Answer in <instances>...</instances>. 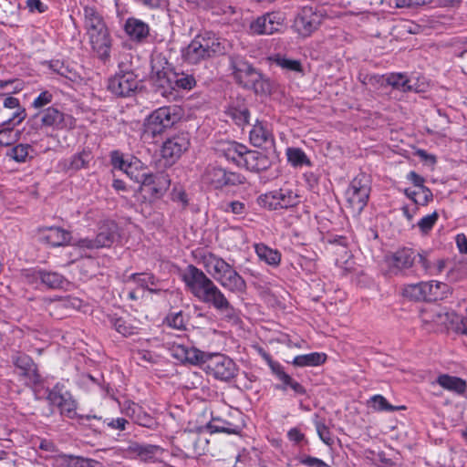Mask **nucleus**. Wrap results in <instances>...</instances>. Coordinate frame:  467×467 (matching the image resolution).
Wrapping results in <instances>:
<instances>
[{
  "instance_id": "a878e982",
  "label": "nucleus",
  "mask_w": 467,
  "mask_h": 467,
  "mask_svg": "<svg viewBox=\"0 0 467 467\" xmlns=\"http://www.w3.org/2000/svg\"><path fill=\"white\" fill-rule=\"evenodd\" d=\"M436 381L444 389L452 391L456 394H463L467 389L465 380L458 377L450 376L448 374L440 375Z\"/></svg>"
},
{
  "instance_id": "f704fd0d",
  "label": "nucleus",
  "mask_w": 467,
  "mask_h": 467,
  "mask_svg": "<svg viewBox=\"0 0 467 467\" xmlns=\"http://www.w3.org/2000/svg\"><path fill=\"white\" fill-rule=\"evenodd\" d=\"M114 163L115 165H118V167L121 171H123L127 174V176H129L131 180L140 183L143 180L142 178H144V176L146 175V172L139 170L137 162L129 163L123 159H119L116 160Z\"/></svg>"
},
{
  "instance_id": "a211bd4d",
  "label": "nucleus",
  "mask_w": 467,
  "mask_h": 467,
  "mask_svg": "<svg viewBox=\"0 0 467 467\" xmlns=\"http://www.w3.org/2000/svg\"><path fill=\"white\" fill-rule=\"evenodd\" d=\"M232 67L234 69V78L244 88L251 86L259 78V72L256 71L249 63L239 57L232 58Z\"/></svg>"
},
{
  "instance_id": "ddd939ff",
  "label": "nucleus",
  "mask_w": 467,
  "mask_h": 467,
  "mask_svg": "<svg viewBox=\"0 0 467 467\" xmlns=\"http://www.w3.org/2000/svg\"><path fill=\"white\" fill-rule=\"evenodd\" d=\"M243 177L235 172H228L219 167H208L203 174V181L214 188L243 183Z\"/></svg>"
},
{
  "instance_id": "b1692460",
  "label": "nucleus",
  "mask_w": 467,
  "mask_h": 467,
  "mask_svg": "<svg viewBox=\"0 0 467 467\" xmlns=\"http://www.w3.org/2000/svg\"><path fill=\"white\" fill-rule=\"evenodd\" d=\"M118 236V226L114 222H104L99 229L96 242L99 248L110 246Z\"/></svg>"
},
{
  "instance_id": "20e7f679",
  "label": "nucleus",
  "mask_w": 467,
  "mask_h": 467,
  "mask_svg": "<svg viewBox=\"0 0 467 467\" xmlns=\"http://www.w3.org/2000/svg\"><path fill=\"white\" fill-rule=\"evenodd\" d=\"M369 182V178L365 173L358 174L351 181L346 192V200L353 215L359 214L367 205L370 192Z\"/></svg>"
},
{
  "instance_id": "a18cd8bd",
  "label": "nucleus",
  "mask_w": 467,
  "mask_h": 467,
  "mask_svg": "<svg viewBox=\"0 0 467 467\" xmlns=\"http://www.w3.org/2000/svg\"><path fill=\"white\" fill-rule=\"evenodd\" d=\"M287 159L293 166H302L304 164L309 165L310 161L306 153L298 148L287 149Z\"/></svg>"
},
{
  "instance_id": "e2e57ef3",
  "label": "nucleus",
  "mask_w": 467,
  "mask_h": 467,
  "mask_svg": "<svg viewBox=\"0 0 467 467\" xmlns=\"http://www.w3.org/2000/svg\"><path fill=\"white\" fill-rule=\"evenodd\" d=\"M52 99H53L52 94L49 91L46 90V91L41 92L38 95V97H36L34 99L32 106L35 109H41V108L47 106V104L51 103Z\"/></svg>"
},
{
  "instance_id": "1a4fd4ad",
  "label": "nucleus",
  "mask_w": 467,
  "mask_h": 467,
  "mask_svg": "<svg viewBox=\"0 0 467 467\" xmlns=\"http://www.w3.org/2000/svg\"><path fill=\"white\" fill-rule=\"evenodd\" d=\"M142 179L140 191L144 197L150 201L161 198L167 192L171 184L169 176L164 172L146 173Z\"/></svg>"
},
{
  "instance_id": "cd10ccee",
  "label": "nucleus",
  "mask_w": 467,
  "mask_h": 467,
  "mask_svg": "<svg viewBox=\"0 0 467 467\" xmlns=\"http://www.w3.org/2000/svg\"><path fill=\"white\" fill-rule=\"evenodd\" d=\"M84 26L87 34L106 26L101 15L93 6L84 7Z\"/></svg>"
},
{
  "instance_id": "39448f33",
  "label": "nucleus",
  "mask_w": 467,
  "mask_h": 467,
  "mask_svg": "<svg viewBox=\"0 0 467 467\" xmlns=\"http://www.w3.org/2000/svg\"><path fill=\"white\" fill-rule=\"evenodd\" d=\"M448 285L441 282H420L404 286L402 295L411 300H440L448 292Z\"/></svg>"
},
{
  "instance_id": "c9c22d12",
  "label": "nucleus",
  "mask_w": 467,
  "mask_h": 467,
  "mask_svg": "<svg viewBox=\"0 0 467 467\" xmlns=\"http://www.w3.org/2000/svg\"><path fill=\"white\" fill-rule=\"evenodd\" d=\"M133 451L137 456L144 462H153L156 460L157 455L161 452V448L157 445H135Z\"/></svg>"
},
{
  "instance_id": "bf43d9fd",
  "label": "nucleus",
  "mask_w": 467,
  "mask_h": 467,
  "mask_svg": "<svg viewBox=\"0 0 467 467\" xmlns=\"http://www.w3.org/2000/svg\"><path fill=\"white\" fill-rule=\"evenodd\" d=\"M229 114L238 125H244L248 123L250 114L248 109L245 108H232L229 109Z\"/></svg>"
},
{
  "instance_id": "13d9d810",
  "label": "nucleus",
  "mask_w": 467,
  "mask_h": 467,
  "mask_svg": "<svg viewBox=\"0 0 467 467\" xmlns=\"http://www.w3.org/2000/svg\"><path fill=\"white\" fill-rule=\"evenodd\" d=\"M438 218L439 214L437 212H433L431 214L422 217L418 223L420 230L423 234H427L436 223Z\"/></svg>"
},
{
  "instance_id": "4be33fe9",
  "label": "nucleus",
  "mask_w": 467,
  "mask_h": 467,
  "mask_svg": "<svg viewBox=\"0 0 467 467\" xmlns=\"http://www.w3.org/2000/svg\"><path fill=\"white\" fill-rule=\"evenodd\" d=\"M124 30L131 40L137 42L143 41L150 33L149 26L143 21L134 17L126 20Z\"/></svg>"
},
{
  "instance_id": "09e8293b",
  "label": "nucleus",
  "mask_w": 467,
  "mask_h": 467,
  "mask_svg": "<svg viewBox=\"0 0 467 467\" xmlns=\"http://www.w3.org/2000/svg\"><path fill=\"white\" fill-rule=\"evenodd\" d=\"M258 203L264 208L276 210L279 208L277 191H273L258 197Z\"/></svg>"
},
{
  "instance_id": "0e129e2a",
  "label": "nucleus",
  "mask_w": 467,
  "mask_h": 467,
  "mask_svg": "<svg viewBox=\"0 0 467 467\" xmlns=\"http://www.w3.org/2000/svg\"><path fill=\"white\" fill-rule=\"evenodd\" d=\"M283 380L282 382L285 386H289L297 394H305L306 390L304 387L299 384L297 381L294 380L288 374H282Z\"/></svg>"
},
{
  "instance_id": "7c9ffc66",
  "label": "nucleus",
  "mask_w": 467,
  "mask_h": 467,
  "mask_svg": "<svg viewBox=\"0 0 467 467\" xmlns=\"http://www.w3.org/2000/svg\"><path fill=\"white\" fill-rule=\"evenodd\" d=\"M386 81L388 85L404 92L412 90L415 92H421L424 90L423 88L413 85L412 80L408 79L402 74H391L386 78Z\"/></svg>"
},
{
  "instance_id": "864d4df0",
  "label": "nucleus",
  "mask_w": 467,
  "mask_h": 467,
  "mask_svg": "<svg viewBox=\"0 0 467 467\" xmlns=\"http://www.w3.org/2000/svg\"><path fill=\"white\" fill-rule=\"evenodd\" d=\"M30 150L31 146L28 144H18L11 149L8 155L18 162H24L29 156Z\"/></svg>"
},
{
  "instance_id": "69168bd1",
  "label": "nucleus",
  "mask_w": 467,
  "mask_h": 467,
  "mask_svg": "<svg viewBox=\"0 0 467 467\" xmlns=\"http://www.w3.org/2000/svg\"><path fill=\"white\" fill-rule=\"evenodd\" d=\"M168 324L177 329H182L184 327V319L183 316L181 312L171 315L167 317Z\"/></svg>"
},
{
  "instance_id": "473e14b6",
  "label": "nucleus",
  "mask_w": 467,
  "mask_h": 467,
  "mask_svg": "<svg viewBox=\"0 0 467 467\" xmlns=\"http://www.w3.org/2000/svg\"><path fill=\"white\" fill-rule=\"evenodd\" d=\"M91 152L88 150L76 153L69 160L64 161V169L66 171H78L88 167L91 160Z\"/></svg>"
},
{
  "instance_id": "e433bc0d",
  "label": "nucleus",
  "mask_w": 467,
  "mask_h": 467,
  "mask_svg": "<svg viewBox=\"0 0 467 467\" xmlns=\"http://www.w3.org/2000/svg\"><path fill=\"white\" fill-rule=\"evenodd\" d=\"M405 194L416 204L425 206L432 201L433 195L429 188H419L417 190L406 189Z\"/></svg>"
},
{
  "instance_id": "423d86ee",
  "label": "nucleus",
  "mask_w": 467,
  "mask_h": 467,
  "mask_svg": "<svg viewBox=\"0 0 467 467\" xmlns=\"http://www.w3.org/2000/svg\"><path fill=\"white\" fill-rule=\"evenodd\" d=\"M178 118L169 107H163L153 111L144 123L143 135L148 139H154L164 130L171 127Z\"/></svg>"
},
{
  "instance_id": "6e6d98bb",
  "label": "nucleus",
  "mask_w": 467,
  "mask_h": 467,
  "mask_svg": "<svg viewBox=\"0 0 467 467\" xmlns=\"http://www.w3.org/2000/svg\"><path fill=\"white\" fill-rule=\"evenodd\" d=\"M61 464L66 467H89L88 460L71 455L60 456Z\"/></svg>"
},
{
  "instance_id": "6e6552de",
  "label": "nucleus",
  "mask_w": 467,
  "mask_h": 467,
  "mask_svg": "<svg viewBox=\"0 0 467 467\" xmlns=\"http://www.w3.org/2000/svg\"><path fill=\"white\" fill-rule=\"evenodd\" d=\"M176 78V71L161 54H156L151 57V79L156 86L171 89Z\"/></svg>"
},
{
  "instance_id": "8fccbe9b",
  "label": "nucleus",
  "mask_w": 467,
  "mask_h": 467,
  "mask_svg": "<svg viewBox=\"0 0 467 467\" xmlns=\"http://www.w3.org/2000/svg\"><path fill=\"white\" fill-rule=\"evenodd\" d=\"M4 106L7 109H16V111L13 113V119L16 123H20L26 118V111L19 106V100L14 97H8L4 100Z\"/></svg>"
},
{
  "instance_id": "5701e85b",
  "label": "nucleus",
  "mask_w": 467,
  "mask_h": 467,
  "mask_svg": "<svg viewBox=\"0 0 467 467\" xmlns=\"http://www.w3.org/2000/svg\"><path fill=\"white\" fill-rule=\"evenodd\" d=\"M218 283L226 290L232 293H243L246 288L244 279L232 267L223 275Z\"/></svg>"
},
{
  "instance_id": "a19ab883",
  "label": "nucleus",
  "mask_w": 467,
  "mask_h": 467,
  "mask_svg": "<svg viewBox=\"0 0 467 467\" xmlns=\"http://www.w3.org/2000/svg\"><path fill=\"white\" fill-rule=\"evenodd\" d=\"M364 455L367 460L378 467H392L394 465V462L388 458L384 451L376 452L368 449L364 451Z\"/></svg>"
},
{
  "instance_id": "412c9836",
  "label": "nucleus",
  "mask_w": 467,
  "mask_h": 467,
  "mask_svg": "<svg viewBox=\"0 0 467 467\" xmlns=\"http://www.w3.org/2000/svg\"><path fill=\"white\" fill-rule=\"evenodd\" d=\"M41 238L52 246H62L70 243L71 234L60 227H49L42 231Z\"/></svg>"
},
{
  "instance_id": "bb28decb",
  "label": "nucleus",
  "mask_w": 467,
  "mask_h": 467,
  "mask_svg": "<svg viewBox=\"0 0 467 467\" xmlns=\"http://www.w3.org/2000/svg\"><path fill=\"white\" fill-rule=\"evenodd\" d=\"M416 259V252L410 248L398 250L391 256V265L400 269H407L413 265Z\"/></svg>"
},
{
  "instance_id": "ea45409f",
  "label": "nucleus",
  "mask_w": 467,
  "mask_h": 467,
  "mask_svg": "<svg viewBox=\"0 0 467 467\" xmlns=\"http://www.w3.org/2000/svg\"><path fill=\"white\" fill-rule=\"evenodd\" d=\"M277 199L280 209L293 207L299 202L298 195L290 189L277 190Z\"/></svg>"
},
{
  "instance_id": "6ab92c4d",
  "label": "nucleus",
  "mask_w": 467,
  "mask_h": 467,
  "mask_svg": "<svg viewBox=\"0 0 467 467\" xmlns=\"http://www.w3.org/2000/svg\"><path fill=\"white\" fill-rule=\"evenodd\" d=\"M34 118L40 119L42 128L59 130L67 127L66 115L55 107H48L39 111Z\"/></svg>"
},
{
  "instance_id": "f8f14e48",
  "label": "nucleus",
  "mask_w": 467,
  "mask_h": 467,
  "mask_svg": "<svg viewBox=\"0 0 467 467\" xmlns=\"http://www.w3.org/2000/svg\"><path fill=\"white\" fill-rule=\"evenodd\" d=\"M420 320L425 329L441 331L447 329L451 323V315L439 307H428L420 312Z\"/></svg>"
},
{
  "instance_id": "603ef678",
  "label": "nucleus",
  "mask_w": 467,
  "mask_h": 467,
  "mask_svg": "<svg viewBox=\"0 0 467 467\" xmlns=\"http://www.w3.org/2000/svg\"><path fill=\"white\" fill-rule=\"evenodd\" d=\"M115 329L124 337H129L136 333L137 327L124 320L123 318H115L112 320Z\"/></svg>"
},
{
  "instance_id": "de8ad7c7",
  "label": "nucleus",
  "mask_w": 467,
  "mask_h": 467,
  "mask_svg": "<svg viewBox=\"0 0 467 467\" xmlns=\"http://www.w3.org/2000/svg\"><path fill=\"white\" fill-rule=\"evenodd\" d=\"M273 61L279 66L280 67L289 70V71H295V72H300L302 71L301 63L299 60L296 59H289L285 57L281 56H275L273 57Z\"/></svg>"
},
{
  "instance_id": "79ce46f5",
  "label": "nucleus",
  "mask_w": 467,
  "mask_h": 467,
  "mask_svg": "<svg viewBox=\"0 0 467 467\" xmlns=\"http://www.w3.org/2000/svg\"><path fill=\"white\" fill-rule=\"evenodd\" d=\"M369 403L371 404V408L378 411H394L404 410V406H392L390 405L387 400L382 395H374L370 398Z\"/></svg>"
},
{
  "instance_id": "4468645a",
  "label": "nucleus",
  "mask_w": 467,
  "mask_h": 467,
  "mask_svg": "<svg viewBox=\"0 0 467 467\" xmlns=\"http://www.w3.org/2000/svg\"><path fill=\"white\" fill-rule=\"evenodd\" d=\"M87 35L92 50L100 59L107 60L110 55L112 41L107 26Z\"/></svg>"
},
{
  "instance_id": "f03ea898",
  "label": "nucleus",
  "mask_w": 467,
  "mask_h": 467,
  "mask_svg": "<svg viewBox=\"0 0 467 467\" xmlns=\"http://www.w3.org/2000/svg\"><path fill=\"white\" fill-rule=\"evenodd\" d=\"M227 41L211 31L197 36L182 50V60L189 65H198L211 58L224 55Z\"/></svg>"
},
{
  "instance_id": "4c0bfd02",
  "label": "nucleus",
  "mask_w": 467,
  "mask_h": 467,
  "mask_svg": "<svg viewBox=\"0 0 467 467\" xmlns=\"http://www.w3.org/2000/svg\"><path fill=\"white\" fill-rule=\"evenodd\" d=\"M325 361V354L314 352L310 354L296 356L293 360V364L297 367L318 366Z\"/></svg>"
},
{
  "instance_id": "338daca9",
  "label": "nucleus",
  "mask_w": 467,
  "mask_h": 467,
  "mask_svg": "<svg viewBox=\"0 0 467 467\" xmlns=\"http://www.w3.org/2000/svg\"><path fill=\"white\" fill-rule=\"evenodd\" d=\"M26 6L30 12L44 13L47 10V5L40 0H26Z\"/></svg>"
},
{
  "instance_id": "f257e3e1",
  "label": "nucleus",
  "mask_w": 467,
  "mask_h": 467,
  "mask_svg": "<svg viewBox=\"0 0 467 467\" xmlns=\"http://www.w3.org/2000/svg\"><path fill=\"white\" fill-rule=\"evenodd\" d=\"M171 356L182 363L205 365L207 373L221 380H229L235 376L234 362L222 354L205 353L194 347L173 343L170 347Z\"/></svg>"
},
{
  "instance_id": "9b49d317",
  "label": "nucleus",
  "mask_w": 467,
  "mask_h": 467,
  "mask_svg": "<svg viewBox=\"0 0 467 467\" xmlns=\"http://www.w3.org/2000/svg\"><path fill=\"white\" fill-rule=\"evenodd\" d=\"M285 17L277 12L267 13L252 21L250 32L255 35H272L284 26Z\"/></svg>"
},
{
  "instance_id": "5fc2aeb1",
  "label": "nucleus",
  "mask_w": 467,
  "mask_h": 467,
  "mask_svg": "<svg viewBox=\"0 0 467 467\" xmlns=\"http://www.w3.org/2000/svg\"><path fill=\"white\" fill-rule=\"evenodd\" d=\"M215 15L231 16L235 13V8L233 5H227L221 0H213L211 6H208Z\"/></svg>"
},
{
  "instance_id": "58836bf2",
  "label": "nucleus",
  "mask_w": 467,
  "mask_h": 467,
  "mask_svg": "<svg viewBox=\"0 0 467 467\" xmlns=\"http://www.w3.org/2000/svg\"><path fill=\"white\" fill-rule=\"evenodd\" d=\"M221 296L222 299H218V303H211L210 305L223 314L226 320L235 322L238 319V317L234 308L231 306L223 292H221Z\"/></svg>"
},
{
  "instance_id": "c756f323",
  "label": "nucleus",
  "mask_w": 467,
  "mask_h": 467,
  "mask_svg": "<svg viewBox=\"0 0 467 467\" xmlns=\"http://www.w3.org/2000/svg\"><path fill=\"white\" fill-rule=\"evenodd\" d=\"M222 151L227 160L234 161L238 166H243L244 154H246L247 149L242 144L228 142L223 146Z\"/></svg>"
},
{
  "instance_id": "2eb2a0df",
  "label": "nucleus",
  "mask_w": 467,
  "mask_h": 467,
  "mask_svg": "<svg viewBox=\"0 0 467 467\" xmlns=\"http://www.w3.org/2000/svg\"><path fill=\"white\" fill-rule=\"evenodd\" d=\"M47 400L50 404L57 406L60 410V413L74 418L76 415L77 405L72 399L70 393L63 391L62 388L58 385L55 386L53 389L48 392Z\"/></svg>"
},
{
  "instance_id": "680f3d73",
  "label": "nucleus",
  "mask_w": 467,
  "mask_h": 467,
  "mask_svg": "<svg viewBox=\"0 0 467 467\" xmlns=\"http://www.w3.org/2000/svg\"><path fill=\"white\" fill-rule=\"evenodd\" d=\"M209 441L202 436H198L193 441V453L196 456L206 454L209 451Z\"/></svg>"
},
{
  "instance_id": "393cba45",
  "label": "nucleus",
  "mask_w": 467,
  "mask_h": 467,
  "mask_svg": "<svg viewBox=\"0 0 467 467\" xmlns=\"http://www.w3.org/2000/svg\"><path fill=\"white\" fill-rule=\"evenodd\" d=\"M250 141L254 147H265L273 142V136L263 122L256 121L250 131Z\"/></svg>"
},
{
  "instance_id": "f3484780",
  "label": "nucleus",
  "mask_w": 467,
  "mask_h": 467,
  "mask_svg": "<svg viewBox=\"0 0 467 467\" xmlns=\"http://www.w3.org/2000/svg\"><path fill=\"white\" fill-rule=\"evenodd\" d=\"M190 138L188 133H180L168 139L162 145L161 154L164 159L172 161L179 159L188 150Z\"/></svg>"
},
{
  "instance_id": "0eeeda50",
  "label": "nucleus",
  "mask_w": 467,
  "mask_h": 467,
  "mask_svg": "<svg viewBox=\"0 0 467 467\" xmlns=\"http://www.w3.org/2000/svg\"><path fill=\"white\" fill-rule=\"evenodd\" d=\"M138 84L134 72L119 66V70L109 78L108 90L117 97H129L137 89Z\"/></svg>"
},
{
  "instance_id": "72a5a7b5",
  "label": "nucleus",
  "mask_w": 467,
  "mask_h": 467,
  "mask_svg": "<svg viewBox=\"0 0 467 467\" xmlns=\"http://www.w3.org/2000/svg\"><path fill=\"white\" fill-rule=\"evenodd\" d=\"M36 279H39L41 284L47 288H60L65 283L63 275L57 272L37 271L35 273Z\"/></svg>"
},
{
  "instance_id": "052dcab7",
  "label": "nucleus",
  "mask_w": 467,
  "mask_h": 467,
  "mask_svg": "<svg viewBox=\"0 0 467 467\" xmlns=\"http://www.w3.org/2000/svg\"><path fill=\"white\" fill-rule=\"evenodd\" d=\"M18 131L13 129H6L0 130V144L3 146H9L18 139Z\"/></svg>"
},
{
  "instance_id": "dca6fc26",
  "label": "nucleus",
  "mask_w": 467,
  "mask_h": 467,
  "mask_svg": "<svg viewBox=\"0 0 467 467\" xmlns=\"http://www.w3.org/2000/svg\"><path fill=\"white\" fill-rule=\"evenodd\" d=\"M199 263L203 265L206 272L217 282L233 267V265L225 262L223 258L207 251L200 253Z\"/></svg>"
},
{
  "instance_id": "aec40b11",
  "label": "nucleus",
  "mask_w": 467,
  "mask_h": 467,
  "mask_svg": "<svg viewBox=\"0 0 467 467\" xmlns=\"http://www.w3.org/2000/svg\"><path fill=\"white\" fill-rule=\"evenodd\" d=\"M15 366L26 385L33 386L40 382V375L37 372L36 364L30 357L26 355L16 357Z\"/></svg>"
},
{
  "instance_id": "9d476101",
  "label": "nucleus",
  "mask_w": 467,
  "mask_h": 467,
  "mask_svg": "<svg viewBox=\"0 0 467 467\" xmlns=\"http://www.w3.org/2000/svg\"><path fill=\"white\" fill-rule=\"evenodd\" d=\"M321 23V16L311 6H305L296 15L293 29L303 37L309 36Z\"/></svg>"
},
{
  "instance_id": "c85d7f7f",
  "label": "nucleus",
  "mask_w": 467,
  "mask_h": 467,
  "mask_svg": "<svg viewBox=\"0 0 467 467\" xmlns=\"http://www.w3.org/2000/svg\"><path fill=\"white\" fill-rule=\"evenodd\" d=\"M243 166L252 171H260L267 168L268 161L264 154L247 150L246 154H244Z\"/></svg>"
},
{
  "instance_id": "37998d69",
  "label": "nucleus",
  "mask_w": 467,
  "mask_h": 467,
  "mask_svg": "<svg viewBox=\"0 0 467 467\" xmlns=\"http://www.w3.org/2000/svg\"><path fill=\"white\" fill-rule=\"evenodd\" d=\"M130 278L137 285L143 288H147L150 292L157 291L155 288L157 286V280L150 274H133Z\"/></svg>"
},
{
  "instance_id": "774afa93",
  "label": "nucleus",
  "mask_w": 467,
  "mask_h": 467,
  "mask_svg": "<svg viewBox=\"0 0 467 467\" xmlns=\"http://www.w3.org/2000/svg\"><path fill=\"white\" fill-rule=\"evenodd\" d=\"M301 463L309 467H329L324 461L311 456L302 459Z\"/></svg>"
},
{
  "instance_id": "c03bdc74",
  "label": "nucleus",
  "mask_w": 467,
  "mask_h": 467,
  "mask_svg": "<svg viewBox=\"0 0 467 467\" xmlns=\"http://www.w3.org/2000/svg\"><path fill=\"white\" fill-rule=\"evenodd\" d=\"M208 429L211 432H225L229 434H236L239 432V428L237 426L227 422H222L219 419H213L208 424Z\"/></svg>"
},
{
  "instance_id": "7ed1b4c3",
  "label": "nucleus",
  "mask_w": 467,
  "mask_h": 467,
  "mask_svg": "<svg viewBox=\"0 0 467 467\" xmlns=\"http://www.w3.org/2000/svg\"><path fill=\"white\" fill-rule=\"evenodd\" d=\"M182 278L189 291L201 302L210 305L222 299V291L210 277L196 266L188 265L182 273Z\"/></svg>"
},
{
  "instance_id": "2f4dec72",
  "label": "nucleus",
  "mask_w": 467,
  "mask_h": 467,
  "mask_svg": "<svg viewBox=\"0 0 467 467\" xmlns=\"http://www.w3.org/2000/svg\"><path fill=\"white\" fill-rule=\"evenodd\" d=\"M254 249L260 260L265 261L269 265H279L281 262V254L279 251L272 249L265 244H256Z\"/></svg>"
},
{
  "instance_id": "3c124183",
  "label": "nucleus",
  "mask_w": 467,
  "mask_h": 467,
  "mask_svg": "<svg viewBox=\"0 0 467 467\" xmlns=\"http://www.w3.org/2000/svg\"><path fill=\"white\" fill-rule=\"evenodd\" d=\"M315 426L319 439L327 445L332 446L334 444L333 436L323 420H315Z\"/></svg>"
},
{
  "instance_id": "4d7b16f0",
  "label": "nucleus",
  "mask_w": 467,
  "mask_h": 467,
  "mask_svg": "<svg viewBox=\"0 0 467 467\" xmlns=\"http://www.w3.org/2000/svg\"><path fill=\"white\" fill-rule=\"evenodd\" d=\"M247 88L254 89L255 93L267 94L271 90V85L270 82L264 78L259 73V78H256L254 82H252L251 86H247Z\"/></svg>"
},
{
  "instance_id": "49530a36",
  "label": "nucleus",
  "mask_w": 467,
  "mask_h": 467,
  "mask_svg": "<svg viewBox=\"0 0 467 467\" xmlns=\"http://www.w3.org/2000/svg\"><path fill=\"white\" fill-rule=\"evenodd\" d=\"M196 84L194 78L182 72H176V78L173 80L171 89L182 88L192 89Z\"/></svg>"
}]
</instances>
